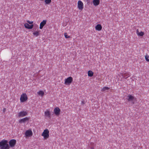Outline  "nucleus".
<instances>
[{"label":"nucleus","instance_id":"nucleus-5","mask_svg":"<svg viewBox=\"0 0 149 149\" xmlns=\"http://www.w3.org/2000/svg\"><path fill=\"white\" fill-rule=\"evenodd\" d=\"M127 99L128 101L132 102L134 104V102L135 101L136 98L133 95H129L127 96Z\"/></svg>","mask_w":149,"mask_h":149},{"label":"nucleus","instance_id":"nucleus-12","mask_svg":"<svg viewBox=\"0 0 149 149\" xmlns=\"http://www.w3.org/2000/svg\"><path fill=\"white\" fill-rule=\"evenodd\" d=\"M61 110L58 107H56L54 109V112L56 115L58 116L60 114Z\"/></svg>","mask_w":149,"mask_h":149},{"label":"nucleus","instance_id":"nucleus-21","mask_svg":"<svg viewBox=\"0 0 149 149\" xmlns=\"http://www.w3.org/2000/svg\"><path fill=\"white\" fill-rule=\"evenodd\" d=\"M109 88L108 87L105 86L102 88L101 90V91L102 92H104L106 90H109Z\"/></svg>","mask_w":149,"mask_h":149},{"label":"nucleus","instance_id":"nucleus-13","mask_svg":"<svg viewBox=\"0 0 149 149\" xmlns=\"http://www.w3.org/2000/svg\"><path fill=\"white\" fill-rule=\"evenodd\" d=\"M44 114L46 117L49 118L51 117L50 112L49 109H47L45 111Z\"/></svg>","mask_w":149,"mask_h":149},{"label":"nucleus","instance_id":"nucleus-14","mask_svg":"<svg viewBox=\"0 0 149 149\" xmlns=\"http://www.w3.org/2000/svg\"><path fill=\"white\" fill-rule=\"evenodd\" d=\"M46 22L47 21L46 20H43L40 24L39 29H42L46 24Z\"/></svg>","mask_w":149,"mask_h":149},{"label":"nucleus","instance_id":"nucleus-4","mask_svg":"<svg viewBox=\"0 0 149 149\" xmlns=\"http://www.w3.org/2000/svg\"><path fill=\"white\" fill-rule=\"evenodd\" d=\"M73 81V78L71 77H69L65 79L64 84L70 85Z\"/></svg>","mask_w":149,"mask_h":149},{"label":"nucleus","instance_id":"nucleus-20","mask_svg":"<svg viewBox=\"0 0 149 149\" xmlns=\"http://www.w3.org/2000/svg\"><path fill=\"white\" fill-rule=\"evenodd\" d=\"M93 72L91 70H89L88 72V76L91 77L93 75Z\"/></svg>","mask_w":149,"mask_h":149},{"label":"nucleus","instance_id":"nucleus-17","mask_svg":"<svg viewBox=\"0 0 149 149\" xmlns=\"http://www.w3.org/2000/svg\"><path fill=\"white\" fill-rule=\"evenodd\" d=\"M100 1L99 0H93V5L95 6H96L99 5L100 4Z\"/></svg>","mask_w":149,"mask_h":149},{"label":"nucleus","instance_id":"nucleus-9","mask_svg":"<svg viewBox=\"0 0 149 149\" xmlns=\"http://www.w3.org/2000/svg\"><path fill=\"white\" fill-rule=\"evenodd\" d=\"M33 133L31 130H29L26 131L25 133V137H30L33 135Z\"/></svg>","mask_w":149,"mask_h":149},{"label":"nucleus","instance_id":"nucleus-1","mask_svg":"<svg viewBox=\"0 0 149 149\" xmlns=\"http://www.w3.org/2000/svg\"><path fill=\"white\" fill-rule=\"evenodd\" d=\"M8 142L6 140H3L0 141V149H9L10 147Z\"/></svg>","mask_w":149,"mask_h":149},{"label":"nucleus","instance_id":"nucleus-16","mask_svg":"<svg viewBox=\"0 0 149 149\" xmlns=\"http://www.w3.org/2000/svg\"><path fill=\"white\" fill-rule=\"evenodd\" d=\"M95 28L96 30L100 31L102 30V27L101 24H98L95 26Z\"/></svg>","mask_w":149,"mask_h":149},{"label":"nucleus","instance_id":"nucleus-15","mask_svg":"<svg viewBox=\"0 0 149 149\" xmlns=\"http://www.w3.org/2000/svg\"><path fill=\"white\" fill-rule=\"evenodd\" d=\"M24 26L26 29H31L33 28V24L29 25L28 23H25L24 24Z\"/></svg>","mask_w":149,"mask_h":149},{"label":"nucleus","instance_id":"nucleus-11","mask_svg":"<svg viewBox=\"0 0 149 149\" xmlns=\"http://www.w3.org/2000/svg\"><path fill=\"white\" fill-rule=\"evenodd\" d=\"M30 119V118L29 117H26L20 119L19 120V122L20 123H25L26 122H28Z\"/></svg>","mask_w":149,"mask_h":149},{"label":"nucleus","instance_id":"nucleus-29","mask_svg":"<svg viewBox=\"0 0 149 149\" xmlns=\"http://www.w3.org/2000/svg\"><path fill=\"white\" fill-rule=\"evenodd\" d=\"M90 149H95L94 148V147H91L90 148Z\"/></svg>","mask_w":149,"mask_h":149},{"label":"nucleus","instance_id":"nucleus-10","mask_svg":"<svg viewBox=\"0 0 149 149\" xmlns=\"http://www.w3.org/2000/svg\"><path fill=\"white\" fill-rule=\"evenodd\" d=\"M16 143V141L14 139H12L9 142V143L10 146L13 147L15 146Z\"/></svg>","mask_w":149,"mask_h":149},{"label":"nucleus","instance_id":"nucleus-26","mask_svg":"<svg viewBox=\"0 0 149 149\" xmlns=\"http://www.w3.org/2000/svg\"><path fill=\"white\" fill-rule=\"evenodd\" d=\"M144 35V33L142 31H140V36H142Z\"/></svg>","mask_w":149,"mask_h":149},{"label":"nucleus","instance_id":"nucleus-18","mask_svg":"<svg viewBox=\"0 0 149 149\" xmlns=\"http://www.w3.org/2000/svg\"><path fill=\"white\" fill-rule=\"evenodd\" d=\"M37 94L43 97L44 95V93L42 91H40L37 92Z\"/></svg>","mask_w":149,"mask_h":149},{"label":"nucleus","instance_id":"nucleus-22","mask_svg":"<svg viewBox=\"0 0 149 149\" xmlns=\"http://www.w3.org/2000/svg\"><path fill=\"white\" fill-rule=\"evenodd\" d=\"M52 2L51 0H45V2L46 4H49Z\"/></svg>","mask_w":149,"mask_h":149},{"label":"nucleus","instance_id":"nucleus-27","mask_svg":"<svg viewBox=\"0 0 149 149\" xmlns=\"http://www.w3.org/2000/svg\"><path fill=\"white\" fill-rule=\"evenodd\" d=\"M136 33L138 36H140V32H139L138 29H137L136 30Z\"/></svg>","mask_w":149,"mask_h":149},{"label":"nucleus","instance_id":"nucleus-24","mask_svg":"<svg viewBox=\"0 0 149 149\" xmlns=\"http://www.w3.org/2000/svg\"><path fill=\"white\" fill-rule=\"evenodd\" d=\"M65 37L66 38H70V36L67 35V33H65L64 34Z\"/></svg>","mask_w":149,"mask_h":149},{"label":"nucleus","instance_id":"nucleus-8","mask_svg":"<svg viewBox=\"0 0 149 149\" xmlns=\"http://www.w3.org/2000/svg\"><path fill=\"white\" fill-rule=\"evenodd\" d=\"M118 76H122L123 78L127 79V78L130 76V75L128 72H126L125 73H120L118 74Z\"/></svg>","mask_w":149,"mask_h":149},{"label":"nucleus","instance_id":"nucleus-28","mask_svg":"<svg viewBox=\"0 0 149 149\" xmlns=\"http://www.w3.org/2000/svg\"><path fill=\"white\" fill-rule=\"evenodd\" d=\"M6 110V108H4L3 109V112H5Z\"/></svg>","mask_w":149,"mask_h":149},{"label":"nucleus","instance_id":"nucleus-3","mask_svg":"<svg viewBox=\"0 0 149 149\" xmlns=\"http://www.w3.org/2000/svg\"><path fill=\"white\" fill-rule=\"evenodd\" d=\"M28 99V97L26 93H23L21 95L20 98L21 102H26Z\"/></svg>","mask_w":149,"mask_h":149},{"label":"nucleus","instance_id":"nucleus-6","mask_svg":"<svg viewBox=\"0 0 149 149\" xmlns=\"http://www.w3.org/2000/svg\"><path fill=\"white\" fill-rule=\"evenodd\" d=\"M77 7L78 9L82 11L84 8V5L83 3L80 0L78 1L77 3Z\"/></svg>","mask_w":149,"mask_h":149},{"label":"nucleus","instance_id":"nucleus-2","mask_svg":"<svg viewBox=\"0 0 149 149\" xmlns=\"http://www.w3.org/2000/svg\"><path fill=\"white\" fill-rule=\"evenodd\" d=\"M49 131L47 129L44 130L42 134L44 139H47L49 137Z\"/></svg>","mask_w":149,"mask_h":149},{"label":"nucleus","instance_id":"nucleus-25","mask_svg":"<svg viewBox=\"0 0 149 149\" xmlns=\"http://www.w3.org/2000/svg\"><path fill=\"white\" fill-rule=\"evenodd\" d=\"M27 22L30 24H32L33 23V21H30L29 20H27Z\"/></svg>","mask_w":149,"mask_h":149},{"label":"nucleus","instance_id":"nucleus-19","mask_svg":"<svg viewBox=\"0 0 149 149\" xmlns=\"http://www.w3.org/2000/svg\"><path fill=\"white\" fill-rule=\"evenodd\" d=\"M33 34L35 36L37 37L40 35L39 31H35L33 33Z\"/></svg>","mask_w":149,"mask_h":149},{"label":"nucleus","instance_id":"nucleus-30","mask_svg":"<svg viewBox=\"0 0 149 149\" xmlns=\"http://www.w3.org/2000/svg\"><path fill=\"white\" fill-rule=\"evenodd\" d=\"M82 104H84V102H83V101H82Z\"/></svg>","mask_w":149,"mask_h":149},{"label":"nucleus","instance_id":"nucleus-23","mask_svg":"<svg viewBox=\"0 0 149 149\" xmlns=\"http://www.w3.org/2000/svg\"><path fill=\"white\" fill-rule=\"evenodd\" d=\"M145 58L147 61L149 62V56L146 55L145 56Z\"/></svg>","mask_w":149,"mask_h":149},{"label":"nucleus","instance_id":"nucleus-7","mask_svg":"<svg viewBox=\"0 0 149 149\" xmlns=\"http://www.w3.org/2000/svg\"><path fill=\"white\" fill-rule=\"evenodd\" d=\"M28 112L26 111H22L18 113V116L19 117H23L27 115Z\"/></svg>","mask_w":149,"mask_h":149}]
</instances>
